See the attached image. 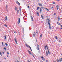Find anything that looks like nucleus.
Masks as SVG:
<instances>
[{
  "label": "nucleus",
  "mask_w": 62,
  "mask_h": 62,
  "mask_svg": "<svg viewBox=\"0 0 62 62\" xmlns=\"http://www.w3.org/2000/svg\"><path fill=\"white\" fill-rule=\"evenodd\" d=\"M15 62H19V61L17 60V61H16Z\"/></svg>",
  "instance_id": "nucleus-37"
},
{
  "label": "nucleus",
  "mask_w": 62,
  "mask_h": 62,
  "mask_svg": "<svg viewBox=\"0 0 62 62\" xmlns=\"http://www.w3.org/2000/svg\"><path fill=\"white\" fill-rule=\"evenodd\" d=\"M17 14H19V10H17Z\"/></svg>",
  "instance_id": "nucleus-33"
},
{
  "label": "nucleus",
  "mask_w": 62,
  "mask_h": 62,
  "mask_svg": "<svg viewBox=\"0 0 62 62\" xmlns=\"http://www.w3.org/2000/svg\"><path fill=\"white\" fill-rule=\"evenodd\" d=\"M4 50L5 51H6V47H4Z\"/></svg>",
  "instance_id": "nucleus-40"
},
{
  "label": "nucleus",
  "mask_w": 62,
  "mask_h": 62,
  "mask_svg": "<svg viewBox=\"0 0 62 62\" xmlns=\"http://www.w3.org/2000/svg\"><path fill=\"white\" fill-rule=\"evenodd\" d=\"M28 8H29V6H28Z\"/></svg>",
  "instance_id": "nucleus-53"
},
{
  "label": "nucleus",
  "mask_w": 62,
  "mask_h": 62,
  "mask_svg": "<svg viewBox=\"0 0 62 62\" xmlns=\"http://www.w3.org/2000/svg\"><path fill=\"white\" fill-rule=\"evenodd\" d=\"M4 26H6V27H7V25H6V24L4 25Z\"/></svg>",
  "instance_id": "nucleus-38"
},
{
  "label": "nucleus",
  "mask_w": 62,
  "mask_h": 62,
  "mask_svg": "<svg viewBox=\"0 0 62 62\" xmlns=\"http://www.w3.org/2000/svg\"><path fill=\"white\" fill-rule=\"evenodd\" d=\"M46 62H48V60H46Z\"/></svg>",
  "instance_id": "nucleus-50"
},
{
  "label": "nucleus",
  "mask_w": 62,
  "mask_h": 62,
  "mask_svg": "<svg viewBox=\"0 0 62 62\" xmlns=\"http://www.w3.org/2000/svg\"><path fill=\"white\" fill-rule=\"evenodd\" d=\"M36 32L37 34H38V31H36Z\"/></svg>",
  "instance_id": "nucleus-44"
},
{
  "label": "nucleus",
  "mask_w": 62,
  "mask_h": 62,
  "mask_svg": "<svg viewBox=\"0 0 62 62\" xmlns=\"http://www.w3.org/2000/svg\"><path fill=\"white\" fill-rule=\"evenodd\" d=\"M29 54H31V52H30V51L29 52Z\"/></svg>",
  "instance_id": "nucleus-29"
},
{
  "label": "nucleus",
  "mask_w": 62,
  "mask_h": 62,
  "mask_svg": "<svg viewBox=\"0 0 62 62\" xmlns=\"http://www.w3.org/2000/svg\"><path fill=\"white\" fill-rule=\"evenodd\" d=\"M42 9L41 8H40V12L41 13V12Z\"/></svg>",
  "instance_id": "nucleus-12"
},
{
  "label": "nucleus",
  "mask_w": 62,
  "mask_h": 62,
  "mask_svg": "<svg viewBox=\"0 0 62 62\" xmlns=\"http://www.w3.org/2000/svg\"><path fill=\"white\" fill-rule=\"evenodd\" d=\"M19 10H20V12H21V11H22L21 10V8H20V9H19Z\"/></svg>",
  "instance_id": "nucleus-42"
},
{
  "label": "nucleus",
  "mask_w": 62,
  "mask_h": 62,
  "mask_svg": "<svg viewBox=\"0 0 62 62\" xmlns=\"http://www.w3.org/2000/svg\"><path fill=\"white\" fill-rule=\"evenodd\" d=\"M14 40L15 41L16 44H18V43H17V38H16L15 37V38Z\"/></svg>",
  "instance_id": "nucleus-1"
},
{
  "label": "nucleus",
  "mask_w": 62,
  "mask_h": 62,
  "mask_svg": "<svg viewBox=\"0 0 62 62\" xmlns=\"http://www.w3.org/2000/svg\"><path fill=\"white\" fill-rule=\"evenodd\" d=\"M56 7L57 8V10H58V9H59V8H59V6H58V5H57L56 6Z\"/></svg>",
  "instance_id": "nucleus-7"
},
{
  "label": "nucleus",
  "mask_w": 62,
  "mask_h": 62,
  "mask_svg": "<svg viewBox=\"0 0 62 62\" xmlns=\"http://www.w3.org/2000/svg\"><path fill=\"white\" fill-rule=\"evenodd\" d=\"M39 7H38L37 8V10H39Z\"/></svg>",
  "instance_id": "nucleus-25"
},
{
  "label": "nucleus",
  "mask_w": 62,
  "mask_h": 62,
  "mask_svg": "<svg viewBox=\"0 0 62 62\" xmlns=\"http://www.w3.org/2000/svg\"><path fill=\"white\" fill-rule=\"evenodd\" d=\"M41 8H44L43 7H41Z\"/></svg>",
  "instance_id": "nucleus-46"
},
{
  "label": "nucleus",
  "mask_w": 62,
  "mask_h": 62,
  "mask_svg": "<svg viewBox=\"0 0 62 62\" xmlns=\"http://www.w3.org/2000/svg\"><path fill=\"white\" fill-rule=\"evenodd\" d=\"M7 7H8V6H7V5H6V8H7Z\"/></svg>",
  "instance_id": "nucleus-60"
},
{
  "label": "nucleus",
  "mask_w": 62,
  "mask_h": 62,
  "mask_svg": "<svg viewBox=\"0 0 62 62\" xmlns=\"http://www.w3.org/2000/svg\"><path fill=\"white\" fill-rule=\"evenodd\" d=\"M39 5L41 7H42V4H40V3H39Z\"/></svg>",
  "instance_id": "nucleus-6"
},
{
  "label": "nucleus",
  "mask_w": 62,
  "mask_h": 62,
  "mask_svg": "<svg viewBox=\"0 0 62 62\" xmlns=\"http://www.w3.org/2000/svg\"><path fill=\"white\" fill-rule=\"evenodd\" d=\"M37 46H38V47H39V44H37Z\"/></svg>",
  "instance_id": "nucleus-45"
},
{
  "label": "nucleus",
  "mask_w": 62,
  "mask_h": 62,
  "mask_svg": "<svg viewBox=\"0 0 62 62\" xmlns=\"http://www.w3.org/2000/svg\"><path fill=\"white\" fill-rule=\"evenodd\" d=\"M54 15H56V13H54Z\"/></svg>",
  "instance_id": "nucleus-49"
},
{
  "label": "nucleus",
  "mask_w": 62,
  "mask_h": 62,
  "mask_svg": "<svg viewBox=\"0 0 62 62\" xmlns=\"http://www.w3.org/2000/svg\"><path fill=\"white\" fill-rule=\"evenodd\" d=\"M28 53L30 51H29V50H28Z\"/></svg>",
  "instance_id": "nucleus-41"
},
{
  "label": "nucleus",
  "mask_w": 62,
  "mask_h": 62,
  "mask_svg": "<svg viewBox=\"0 0 62 62\" xmlns=\"http://www.w3.org/2000/svg\"><path fill=\"white\" fill-rule=\"evenodd\" d=\"M16 3L17 4H18V5H19L20 6V3H19V2H18V1H16Z\"/></svg>",
  "instance_id": "nucleus-4"
},
{
  "label": "nucleus",
  "mask_w": 62,
  "mask_h": 62,
  "mask_svg": "<svg viewBox=\"0 0 62 62\" xmlns=\"http://www.w3.org/2000/svg\"><path fill=\"white\" fill-rule=\"evenodd\" d=\"M8 20V17H7V16H6L5 17V21H7Z\"/></svg>",
  "instance_id": "nucleus-5"
},
{
  "label": "nucleus",
  "mask_w": 62,
  "mask_h": 62,
  "mask_svg": "<svg viewBox=\"0 0 62 62\" xmlns=\"http://www.w3.org/2000/svg\"><path fill=\"white\" fill-rule=\"evenodd\" d=\"M40 37L41 38V37H42V34H41V35L40 34Z\"/></svg>",
  "instance_id": "nucleus-31"
},
{
  "label": "nucleus",
  "mask_w": 62,
  "mask_h": 62,
  "mask_svg": "<svg viewBox=\"0 0 62 62\" xmlns=\"http://www.w3.org/2000/svg\"><path fill=\"white\" fill-rule=\"evenodd\" d=\"M58 20L59 21L60 20V18H59V16H58Z\"/></svg>",
  "instance_id": "nucleus-11"
},
{
  "label": "nucleus",
  "mask_w": 62,
  "mask_h": 62,
  "mask_svg": "<svg viewBox=\"0 0 62 62\" xmlns=\"http://www.w3.org/2000/svg\"><path fill=\"white\" fill-rule=\"evenodd\" d=\"M2 54H4V52H2Z\"/></svg>",
  "instance_id": "nucleus-52"
},
{
  "label": "nucleus",
  "mask_w": 62,
  "mask_h": 62,
  "mask_svg": "<svg viewBox=\"0 0 62 62\" xmlns=\"http://www.w3.org/2000/svg\"><path fill=\"white\" fill-rule=\"evenodd\" d=\"M61 29H62V28H61Z\"/></svg>",
  "instance_id": "nucleus-64"
},
{
  "label": "nucleus",
  "mask_w": 62,
  "mask_h": 62,
  "mask_svg": "<svg viewBox=\"0 0 62 62\" xmlns=\"http://www.w3.org/2000/svg\"><path fill=\"white\" fill-rule=\"evenodd\" d=\"M46 46H45V49L46 50Z\"/></svg>",
  "instance_id": "nucleus-36"
},
{
  "label": "nucleus",
  "mask_w": 62,
  "mask_h": 62,
  "mask_svg": "<svg viewBox=\"0 0 62 62\" xmlns=\"http://www.w3.org/2000/svg\"><path fill=\"white\" fill-rule=\"evenodd\" d=\"M60 26H61V27H62V25H61Z\"/></svg>",
  "instance_id": "nucleus-55"
},
{
  "label": "nucleus",
  "mask_w": 62,
  "mask_h": 62,
  "mask_svg": "<svg viewBox=\"0 0 62 62\" xmlns=\"http://www.w3.org/2000/svg\"><path fill=\"white\" fill-rule=\"evenodd\" d=\"M46 10H47V11H49V10L47 9V8H46Z\"/></svg>",
  "instance_id": "nucleus-24"
},
{
  "label": "nucleus",
  "mask_w": 62,
  "mask_h": 62,
  "mask_svg": "<svg viewBox=\"0 0 62 62\" xmlns=\"http://www.w3.org/2000/svg\"><path fill=\"white\" fill-rule=\"evenodd\" d=\"M41 17L43 19H44V18L43 17V16H42V15H41Z\"/></svg>",
  "instance_id": "nucleus-13"
},
{
  "label": "nucleus",
  "mask_w": 62,
  "mask_h": 62,
  "mask_svg": "<svg viewBox=\"0 0 62 62\" xmlns=\"http://www.w3.org/2000/svg\"><path fill=\"white\" fill-rule=\"evenodd\" d=\"M25 45H26V46H27V47H29H29H30V46H29V45H27V44H25Z\"/></svg>",
  "instance_id": "nucleus-17"
},
{
  "label": "nucleus",
  "mask_w": 62,
  "mask_h": 62,
  "mask_svg": "<svg viewBox=\"0 0 62 62\" xmlns=\"http://www.w3.org/2000/svg\"><path fill=\"white\" fill-rule=\"evenodd\" d=\"M34 57H34V55H32Z\"/></svg>",
  "instance_id": "nucleus-59"
},
{
  "label": "nucleus",
  "mask_w": 62,
  "mask_h": 62,
  "mask_svg": "<svg viewBox=\"0 0 62 62\" xmlns=\"http://www.w3.org/2000/svg\"><path fill=\"white\" fill-rule=\"evenodd\" d=\"M46 56H48V51H46Z\"/></svg>",
  "instance_id": "nucleus-14"
},
{
  "label": "nucleus",
  "mask_w": 62,
  "mask_h": 62,
  "mask_svg": "<svg viewBox=\"0 0 62 62\" xmlns=\"http://www.w3.org/2000/svg\"><path fill=\"white\" fill-rule=\"evenodd\" d=\"M48 24L49 26H51V24L49 23H48Z\"/></svg>",
  "instance_id": "nucleus-19"
},
{
  "label": "nucleus",
  "mask_w": 62,
  "mask_h": 62,
  "mask_svg": "<svg viewBox=\"0 0 62 62\" xmlns=\"http://www.w3.org/2000/svg\"><path fill=\"white\" fill-rule=\"evenodd\" d=\"M55 2H53V4H55Z\"/></svg>",
  "instance_id": "nucleus-43"
},
{
  "label": "nucleus",
  "mask_w": 62,
  "mask_h": 62,
  "mask_svg": "<svg viewBox=\"0 0 62 62\" xmlns=\"http://www.w3.org/2000/svg\"><path fill=\"white\" fill-rule=\"evenodd\" d=\"M37 15L38 16H39V12H37Z\"/></svg>",
  "instance_id": "nucleus-8"
},
{
  "label": "nucleus",
  "mask_w": 62,
  "mask_h": 62,
  "mask_svg": "<svg viewBox=\"0 0 62 62\" xmlns=\"http://www.w3.org/2000/svg\"><path fill=\"white\" fill-rule=\"evenodd\" d=\"M46 47L47 48V50H49V49H48V46L47 45H46Z\"/></svg>",
  "instance_id": "nucleus-18"
},
{
  "label": "nucleus",
  "mask_w": 62,
  "mask_h": 62,
  "mask_svg": "<svg viewBox=\"0 0 62 62\" xmlns=\"http://www.w3.org/2000/svg\"><path fill=\"white\" fill-rule=\"evenodd\" d=\"M2 46L4 45V43H3V42H2Z\"/></svg>",
  "instance_id": "nucleus-34"
},
{
  "label": "nucleus",
  "mask_w": 62,
  "mask_h": 62,
  "mask_svg": "<svg viewBox=\"0 0 62 62\" xmlns=\"http://www.w3.org/2000/svg\"><path fill=\"white\" fill-rule=\"evenodd\" d=\"M5 44L6 45V46H7L8 45L7 43H5Z\"/></svg>",
  "instance_id": "nucleus-28"
},
{
  "label": "nucleus",
  "mask_w": 62,
  "mask_h": 62,
  "mask_svg": "<svg viewBox=\"0 0 62 62\" xmlns=\"http://www.w3.org/2000/svg\"><path fill=\"white\" fill-rule=\"evenodd\" d=\"M18 21H20V18H18Z\"/></svg>",
  "instance_id": "nucleus-21"
},
{
  "label": "nucleus",
  "mask_w": 62,
  "mask_h": 62,
  "mask_svg": "<svg viewBox=\"0 0 62 62\" xmlns=\"http://www.w3.org/2000/svg\"><path fill=\"white\" fill-rule=\"evenodd\" d=\"M55 38H56V39H57V37L56 36L55 37Z\"/></svg>",
  "instance_id": "nucleus-32"
},
{
  "label": "nucleus",
  "mask_w": 62,
  "mask_h": 62,
  "mask_svg": "<svg viewBox=\"0 0 62 62\" xmlns=\"http://www.w3.org/2000/svg\"><path fill=\"white\" fill-rule=\"evenodd\" d=\"M47 19V20L48 22V23H50L51 22V20H50L48 19Z\"/></svg>",
  "instance_id": "nucleus-2"
},
{
  "label": "nucleus",
  "mask_w": 62,
  "mask_h": 62,
  "mask_svg": "<svg viewBox=\"0 0 62 62\" xmlns=\"http://www.w3.org/2000/svg\"><path fill=\"white\" fill-rule=\"evenodd\" d=\"M57 0L58 1H60L59 0Z\"/></svg>",
  "instance_id": "nucleus-58"
},
{
  "label": "nucleus",
  "mask_w": 62,
  "mask_h": 62,
  "mask_svg": "<svg viewBox=\"0 0 62 62\" xmlns=\"http://www.w3.org/2000/svg\"><path fill=\"white\" fill-rule=\"evenodd\" d=\"M4 38L5 39H7V37H6V36H4Z\"/></svg>",
  "instance_id": "nucleus-15"
},
{
  "label": "nucleus",
  "mask_w": 62,
  "mask_h": 62,
  "mask_svg": "<svg viewBox=\"0 0 62 62\" xmlns=\"http://www.w3.org/2000/svg\"><path fill=\"white\" fill-rule=\"evenodd\" d=\"M53 8H54L53 7H51V8L52 9Z\"/></svg>",
  "instance_id": "nucleus-39"
},
{
  "label": "nucleus",
  "mask_w": 62,
  "mask_h": 62,
  "mask_svg": "<svg viewBox=\"0 0 62 62\" xmlns=\"http://www.w3.org/2000/svg\"><path fill=\"white\" fill-rule=\"evenodd\" d=\"M31 21H33V17H32V16H31Z\"/></svg>",
  "instance_id": "nucleus-3"
},
{
  "label": "nucleus",
  "mask_w": 62,
  "mask_h": 62,
  "mask_svg": "<svg viewBox=\"0 0 62 62\" xmlns=\"http://www.w3.org/2000/svg\"><path fill=\"white\" fill-rule=\"evenodd\" d=\"M57 62H58V61H59L58 59L57 60Z\"/></svg>",
  "instance_id": "nucleus-47"
},
{
  "label": "nucleus",
  "mask_w": 62,
  "mask_h": 62,
  "mask_svg": "<svg viewBox=\"0 0 62 62\" xmlns=\"http://www.w3.org/2000/svg\"><path fill=\"white\" fill-rule=\"evenodd\" d=\"M14 32L15 33H16V31H14Z\"/></svg>",
  "instance_id": "nucleus-51"
},
{
  "label": "nucleus",
  "mask_w": 62,
  "mask_h": 62,
  "mask_svg": "<svg viewBox=\"0 0 62 62\" xmlns=\"http://www.w3.org/2000/svg\"><path fill=\"white\" fill-rule=\"evenodd\" d=\"M36 33H35V32H34V34H33V37H35V36Z\"/></svg>",
  "instance_id": "nucleus-9"
},
{
  "label": "nucleus",
  "mask_w": 62,
  "mask_h": 62,
  "mask_svg": "<svg viewBox=\"0 0 62 62\" xmlns=\"http://www.w3.org/2000/svg\"><path fill=\"white\" fill-rule=\"evenodd\" d=\"M37 50H39V48L38 47V46H37Z\"/></svg>",
  "instance_id": "nucleus-26"
},
{
  "label": "nucleus",
  "mask_w": 62,
  "mask_h": 62,
  "mask_svg": "<svg viewBox=\"0 0 62 62\" xmlns=\"http://www.w3.org/2000/svg\"><path fill=\"white\" fill-rule=\"evenodd\" d=\"M23 31H24V28H23Z\"/></svg>",
  "instance_id": "nucleus-48"
},
{
  "label": "nucleus",
  "mask_w": 62,
  "mask_h": 62,
  "mask_svg": "<svg viewBox=\"0 0 62 62\" xmlns=\"http://www.w3.org/2000/svg\"><path fill=\"white\" fill-rule=\"evenodd\" d=\"M29 48L31 50V51H32V49H31V48L30 47H29Z\"/></svg>",
  "instance_id": "nucleus-35"
},
{
  "label": "nucleus",
  "mask_w": 62,
  "mask_h": 62,
  "mask_svg": "<svg viewBox=\"0 0 62 62\" xmlns=\"http://www.w3.org/2000/svg\"><path fill=\"white\" fill-rule=\"evenodd\" d=\"M4 59H6V58H4Z\"/></svg>",
  "instance_id": "nucleus-63"
},
{
  "label": "nucleus",
  "mask_w": 62,
  "mask_h": 62,
  "mask_svg": "<svg viewBox=\"0 0 62 62\" xmlns=\"http://www.w3.org/2000/svg\"><path fill=\"white\" fill-rule=\"evenodd\" d=\"M49 28L50 29H51V26H49Z\"/></svg>",
  "instance_id": "nucleus-27"
},
{
  "label": "nucleus",
  "mask_w": 62,
  "mask_h": 62,
  "mask_svg": "<svg viewBox=\"0 0 62 62\" xmlns=\"http://www.w3.org/2000/svg\"><path fill=\"white\" fill-rule=\"evenodd\" d=\"M48 54H50V51H49V50H48Z\"/></svg>",
  "instance_id": "nucleus-20"
},
{
  "label": "nucleus",
  "mask_w": 62,
  "mask_h": 62,
  "mask_svg": "<svg viewBox=\"0 0 62 62\" xmlns=\"http://www.w3.org/2000/svg\"><path fill=\"white\" fill-rule=\"evenodd\" d=\"M7 54H9V53H8V52H7Z\"/></svg>",
  "instance_id": "nucleus-54"
},
{
  "label": "nucleus",
  "mask_w": 62,
  "mask_h": 62,
  "mask_svg": "<svg viewBox=\"0 0 62 62\" xmlns=\"http://www.w3.org/2000/svg\"><path fill=\"white\" fill-rule=\"evenodd\" d=\"M36 39V42H37V39Z\"/></svg>",
  "instance_id": "nucleus-56"
},
{
  "label": "nucleus",
  "mask_w": 62,
  "mask_h": 62,
  "mask_svg": "<svg viewBox=\"0 0 62 62\" xmlns=\"http://www.w3.org/2000/svg\"><path fill=\"white\" fill-rule=\"evenodd\" d=\"M61 42V41L59 40V42Z\"/></svg>",
  "instance_id": "nucleus-57"
},
{
  "label": "nucleus",
  "mask_w": 62,
  "mask_h": 62,
  "mask_svg": "<svg viewBox=\"0 0 62 62\" xmlns=\"http://www.w3.org/2000/svg\"><path fill=\"white\" fill-rule=\"evenodd\" d=\"M0 54L1 56H2V54L1 52V51H0Z\"/></svg>",
  "instance_id": "nucleus-23"
},
{
  "label": "nucleus",
  "mask_w": 62,
  "mask_h": 62,
  "mask_svg": "<svg viewBox=\"0 0 62 62\" xmlns=\"http://www.w3.org/2000/svg\"><path fill=\"white\" fill-rule=\"evenodd\" d=\"M7 57H8V56L7 55Z\"/></svg>",
  "instance_id": "nucleus-62"
},
{
  "label": "nucleus",
  "mask_w": 62,
  "mask_h": 62,
  "mask_svg": "<svg viewBox=\"0 0 62 62\" xmlns=\"http://www.w3.org/2000/svg\"><path fill=\"white\" fill-rule=\"evenodd\" d=\"M41 58L43 60H44L45 59L43 58V56H42V57H41Z\"/></svg>",
  "instance_id": "nucleus-16"
},
{
  "label": "nucleus",
  "mask_w": 62,
  "mask_h": 62,
  "mask_svg": "<svg viewBox=\"0 0 62 62\" xmlns=\"http://www.w3.org/2000/svg\"><path fill=\"white\" fill-rule=\"evenodd\" d=\"M17 9H18L17 8V7H15V10H17Z\"/></svg>",
  "instance_id": "nucleus-10"
},
{
  "label": "nucleus",
  "mask_w": 62,
  "mask_h": 62,
  "mask_svg": "<svg viewBox=\"0 0 62 62\" xmlns=\"http://www.w3.org/2000/svg\"><path fill=\"white\" fill-rule=\"evenodd\" d=\"M20 21H18V22H17V23H18V24H19V23H20Z\"/></svg>",
  "instance_id": "nucleus-30"
},
{
  "label": "nucleus",
  "mask_w": 62,
  "mask_h": 62,
  "mask_svg": "<svg viewBox=\"0 0 62 62\" xmlns=\"http://www.w3.org/2000/svg\"><path fill=\"white\" fill-rule=\"evenodd\" d=\"M57 23L59 25H61V24H60V23H59L58 22H57Z\"/></svg>",
  "instance_id": "nucleus-22"
},
{
  "label": "nucleus",
  "mask_w": 62,
  "mask_h": 62,
  "mask_svg": "<svg viewBox=\"0 0 62 62\" xmlns=\"http://www.w3.org/2000/svg\"><path fill=\"white\" fill-rule=\"evenodd\" d=\"M19 9H20V8H20L19 7Z\"/></svg>",
  "instance_id": "nucleus-61"
}]
</instances>
